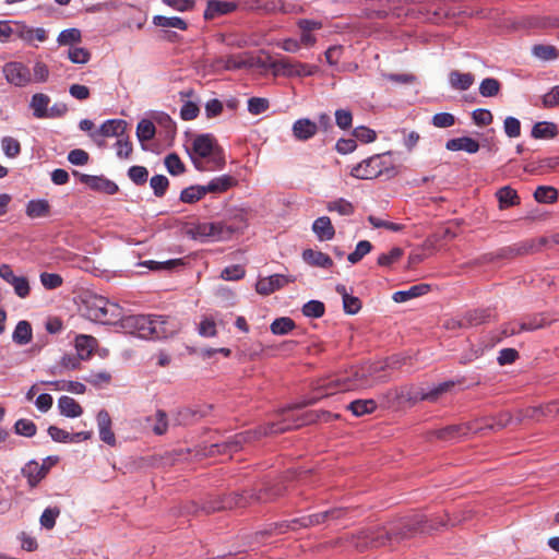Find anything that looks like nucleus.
Returning <instances> with one entry per match:
<instances>
[{
  "mask_svg": "<svg viewBox=\"0 0 559 559\" xmlns=\"http://www.w3.org/2000/svg\"><path fill=\"white\" fill-rule=\"evenodd\" d=\"M119 323L127 333L140 338H167L180 330L175 318L157 314H122Z\"/></svg>",
  "mask_w": 559,
  "mask_h": 559,
  "instance_id": "1",
  "label": "nucleus"
},
{
  "mask_svg": "<svg viewBox=\"0 0 559 559\" xmlns=\"http://www.w3.org/2000/svg\"><path fill=\"white\" fill-rule=\"evenodd\" d=\"M391 364L385 362V365L381 366H370L368 369H352L349 372H345L343 374L333 376L321 381L317 388L319 391L318 396H316L309 403H313L316 400L335 394L337 392H346L352 390H357L361 388L372 386L376 382H383L384 379L381 377H377L374 380H369L367 374L372 376L373 373L384 369V367H390Z\"/></svg>",
  "mask_w": 559,
  "mask_h": 559,
  "instance_id": "2",
  "label": "nucleus"
},
{
  "mask_svg": "<svg viewBox=\"0 0 559 559\" xmlns=\"http://www.w3.org/2000/svg\"><path fill=\"white\" fill-rule=\"evenodd\" d=\"M188 152L199 171H216L226 165L224 150L210 133L197 135Z\"/></svg>",
  "mask_w": 559,
  "mask_h": 559,
  "instance_id": "3",
  "label": "nucleus"
},
{
  "mask_svg": "<svg viewBox=\"0 0 559 559\" xmlns=\"http://www.w3.org/2000/svg\"><path fill=\"white\" fill-rule=\"evenodd\" d=\"M394 154L392 151L377 154L364 159L354 166L350 175L357 179L369 180L379 176L394 178L401 173V166L394 165L388 158Z\"/></svg>",
  "mask_w": 559,
  "mask_h": 559,
  "instance_id": "4",
  "label": "nucleus"
},
{
  "mask_svg": "<svg viewBox=\"0 0 559 559\" xmlns=\"http://www.w3.org/2000/svg\"><path fill=\"white\" fill-rule=\"evenodd\" d=\"M343 513L342 509H332L324 512L296 518L290 521H283L270 524L260 534L266 535H281L289 530H297L299 527H311L324 523L329 519H338Z\"/></svg>",
  "mask_w": 559,
  "mask_h": 559,
  "instance_id": "5",
  "label": "nucleus"
},
{
  "mask_svg": "<svg viewBox=\"0 0 559 559\" xmlns=\"http://www.w3.org/2000/svg\"><path fill=\"white\" fill-rule=\"evenodd\" d=\"M86 316L103 324H117L122 319V308L103 296H93L86 300Z\"/></svg>",
  "mask_w": 559,
  "mask_h": 559,
  "instance_id": "6",
  "label": "nucleus"
},
{
  "mask_svg": "<svg viewBox=\"0 0 559 559\" xmlns=\"http://www.w3.org/2000/svg\"><path fill=\"white\" fill-rule=\"evenodd\" d=\"M188 237L202 242L222 241L230 238L233 229L222 223H199L187 228Z\"/></svg>",
  "mask_w": 559,
  "mask_h": 559,
  "instance_id": "7",
  "label": "nucleus"
},
{
  "mask_svg": "<svg viewBox=\"0 0 559 559\" xmlns=\"http://www.w3.org/2000/svg\"><path fill=\"white\" fill-rule=\"evenodd\" d=\"M336 418H338V415L332 414L326 411L308 412V413H305L302 415V417L294 424L280 423V424L269 425L267 427L264 428L263 435L281 433V432H284V431L293 429V428H298L302 425H308V424H312L316 421L329 423Z\"/></svg>",
  "mask_w": 559,
  "mask_h": 559,
  "instance_id": "8",
  "label": "nucleus"
},
{
  "mask_svg": "<svg viewBox=\"0 0 559 559\" xmlns=\"http://www.w3.org/2000/svg\"><path fill=\"white\" fill-rule=\"evenodd\" d=\"M275 74L284 76H311L317 73L318 68L313 64L294 61L288 58H281L271 63Z\"/></svg>",
  "mask_w": 559,
  "mask_h": 559,
  "instance_id": "9",
  "label": "nucleus"
},
{
  "mask_svg": "<svg viewBox=\"0 0 559 559\" xmlns=\"http://www.w3.org/2000/svg\"><path fill=\"white\" fill-rule=\"evenodd\" d=\"M2 72L8 83L16 87H24L33 83L32 72L23 62H7L3 66Z\"/></svg>",
  "mask_w": 559,
  "mask_h": 559,
  "instance_id": "10",
  "label": "nucleus"
},
{
  "mask_svg": "<svg viewBox=\"0 0 559 559\" xmlns=\"http://www.w3.org/2000/svg\"><path fill=\"white\" fill-rule=\"evenodd\" d=\"M280 495V490L269 493L266 490L255 492L253 490L245 491L242 493H233L223 506V508H245L253 501L265 502Z\"/></svg>",
  "mask_w": 559,
  "mask_h": 559,
  "instance_id": "11",
  "label": "nucleus"
},
{
  "mask_svg": "<svg viewBox=\"0 0 559 559\" xmlns=\"http://www.w3.org/2000/svg\"><path fill=\"white\" fill-rule=\"evenodd\" d=\"M128 123L122 119H108L97 130L91 132L90 138L97 143L98 146L104 145L100 138H119L127 131Z\"/></svg>",
  "mask_w": 559,
  "mask_h": 559,
  "instance_id": "12",
  "label": "nucleus"
},
{
  "mask_svg": "<svg viewBox=\"0 0 559 559\" xmlns=\"http://www.w3.org/2000/svg\"><path fill=\"white\" fill-rule=\"evenodd\" d=\"M0 277L13 287L16 296L23 299L28 297L31 286L26 276H17L9 264H1Z\"/></svg>",
  "mask_w": 559,
  "mask_h": 559,
  "instance_id": "13",
  "label": "nucleus"
},
{
  "mask_svg": "<svg viewBox=\"0 0 559 559\" xmlns=\"http://www.w3.org/2000/svg\"><path fill=\"white\" fill-rule=\"evenodd\" d=\"M293 282H295V277L290 275L274 274L259 278L255 284V290L260 295L267 296Z\"/></svg>",
  "mask_w": 559,
  "mask_h": 559,
  "instance_id": "14",
  "label": "nucleus"
},
{
  "mask_svg": "<svg viewBox=\"0 0 559 559\" xmlns=\"http://www.w3.org/2000/svg\"><path fill=\"white\" fill-rule=\"evenodd\" d=\"M484 427H476L474 424L464 423L459 425H450L444 428L436 430L433 433L436 438L447 441H452L465 437L469 433H474Z\"/></svg>",
  "mask_w": 559,
  "mask_h": 559,
  "instance_id": "15",
  "label": "nucleus"
},
{
  "mask_svg": "<svg viewBox=\"0 0 559 559\" xmlns=\"http://www.w3.org/2000/svg\"><path fill=\"white\" fill-rule=\"evenodd\" d=\"M558 413L559 402H551L542 406L528 407L524 411H518L515 421L519 424L526 418L539 420L542 417H552Z\"/></svg>",
  "mask_w": 559,
  "mask_h": 559,
  "instance_id": "16",
  "label": "nucleus"
},
{
  "mask_svg": "<svg viewBox=\"0 0 559 559\" xmlns=\"http://www.w3.org/2000/svg\"><path fill=\"white\" fill-rule=\"evenodd\" d=\"M74 175L79 176V180L82 183L86 185L95 191L104 192L107 194H115L118 192V186L114 181L103 176L79 174L78 171H75Z\"/></svg>",
  "mask_w": 559,
  "mask_h": 559,
  "instance_id": "17",
  "label": "nucleus"
},
{
  "mask_svg": "<svg viewBox=\"0 0 559 559\" xmlns=\"http://www.w3.org/2000/svg\"><path fill=\"white\" fill-rule=\"evenodd\" d=\"M47 31L43 27H31L24 24L23 22L17 23V28L15 29V38L21 39L27 45H34L37 40L43 43L47 39Z\"/></svg>",
  "mask_w": 559,
  "mask_h": 559,
  "instance_id": "18",
  "label": "nucleus"
},
{
  "mask_svg": "<svg viewBox=\"0 0 559 559\" xmlns=\"http://www.w3.org/2000/svg\"><path fill=\"white\" fill-rule=\"evenodd\" d=\"M49 472V466L46 464H39L32 460L25 464L22 468V475L27 479L28 485L34 488L41 479H44Z\"/></svg>",
  "mask_w": 559,
  "mask_h": 559,
  "instance_id": "19",
  "label": "nucleus"
},
{
  "mask_svg": "<svg viewBox=\"0 0 559 559\" xmlns=\"http://www.w3.org/2000/svg\"><path fill=\"white\" fill-rule=\"evenodd\" d=\"M99 438L106 444L116 445V437L111 429V418L106 409H100L96 416Z\"/></svg>",
  "mask_w": 559,
  "mask_h": 559,
  "instance_id": "20",
  "label": "nucleus"
},
{
  "mask_svg": "<svg viewBox=\"0 0 559 559\" xmlns=\"http://www.w3.org/2000/svg\"><path fill=\"white\" fill-rule=\"evenodd\" d=\"M238 4L234 1L209 0L204 11L205 20H213L217 16L229 14L236 11Z\"/></svg>",
  "mask_w": 559,
  "mask_h": 559,
  "instance_id": "21",
  "label": "nucleus"
},
{
  "mask_svg": "<svg viewBox=\"0 0 559 559\" xmlns=\"http://www.w3.org/2000/svg\"><path fill=\"white\" fill-rule=\"evenodd\" d=\"M292 132L296 140L307 141L317 134L318 126L308 118H301L293 123Z\"/></svg>",
  "mask_w": 559,
  "mask_h": 559,
  "instance_id": "22",
  "label": "nucleus"
},
{
  "mask_svg": "<svg viewBox=\"0 0 559 559\" xmlns=\"http://www.w3.org/2000/svg\"><path fill=\"white\" fill-rule=\"evenodd\" d=\"M391 394L394 395L399 403L416 404L419 401H424V389L414 385L395 388L391 391Z\"/></svg>",
  "mask_w": 559,
  "mask_h": 559,
  "instance_id": "23",
  "label": "nucleus"
},
{
  "mask_svg": "<svg viewBox=\"0 0 559 559\" xmlns=\"http://www.w3.org/2000/svg\"><path fill=\"white\" fill-rule=\"evenodd\" d=\"M311 229L320 241L332 240L335 236V228L329 216H320L314 219Z\"/></svg>",
  "mask_w": 559,
  "mask_h": 559,
  "instance_id": "24",
  "label": "nucleus"
},
{
  "mask_svg": "<svg viewBox=\"0 0 559 559\" xmlns=\"http://www.w3.org/2000/svg\"><path fill=\"white\" fill-rule=\"evenodd\" d=\"M445 148L449 151H464L469 154L477 153L479 150V143L469 136H461L451 139L445 143Z\"/></svg>",
  "mask_w": 559,
  "mask_h": 559,
  "instance_id": "25",
  "label": "nucleus"
},
{
  "mask_svg": "<svg viewBox=\"0 0 559 559\" xmlns=\"http://www.w3.org/2000/svg\"><path fill=\"white\" fill-rule=\"evenodd\" d=\"M304 261L311 265L322 269H330L333 266V260L321 251H316L313 249H306L302 251Z\"/></svg>",
  "mask_w": 559,
  "mask_h": 559,
  "instance_id": "26",
  "label": "nucleus"
},
{
  "mask_svg": "<svg viewBox=\"0 0 559 559\" xmlns=\"http://www.w3.org/2000/svg\"><path fill=\"white\" fill-rule=\"evenodd\" d=\"M58 409L60 414L68 418L80 417L83 413L81 405L68 395H62L58 400Z\"/></svg>",
  "mask_w": 559,
  "mask_h": 559,
  "instance_id": "27",
  "label": "nucleus"
},
{
  "mask_svg": "<svg viewBox=\"0 0 559 559\" xmlns=\"http://www.w3.org/2000/svg\"><path fill=\"white\" fill-rule=\"evenodd\" d=\"M237 185V180L229 175H222L213 178L207 185H204L206 193H223Z\"/></svg>",
  "mask_w": 559,
  "mask_h": 559,
  "instance_id": "28",
  "label": "nucleus"
},
{
  "mask_svg": "<svg viewBox=\"0 0 559 559\" xmlns=\"http://www.w3.org/2000/svg\"><path fill=\"white\" fill-rule=\"evenodd\" d=\"M50 97L44 93H36L32 96L29 107L33 116L37 119L48 118Z\"/></svg>",
  "mask_w": 559,
  "mask_h": 559,
  "instance_id": "29",
  "label": "nucleus"
},
{
  "mask_svg": "<svg viewBox=\"0 0 559 559\" xmlns=\"http://www.w3.org/2000/svg\"><path fill=\"white\" fill-rule=\"evenodd\" d=\"M147 427L156 435L163 436L168 429L167 414L158 409L154 415L145 418Z\"/></svg>",
  "mask_w": 559,
  "mask_h": 559,
  "instance_id": "30",
  "label": "nucleus"
},
{
  "mask_svg": "<svg viewBox=\"0 0 559 559\" xmlns=\"http://www.w3.org/2000/svg\"><path fill=\"white\" fill-rule=\"evenodd\" d=\"M496 197L499 201V207L506 209L520 204V197L518 192L509 186L500 188L496 192Z\"/></svg>",
  "mask_w": 559,
  "mask_h": 559,
  "instance_id": "31",
  "label": "nucleus"
},
{
  "mask_svg": "<svg viewBox=\"0 0 559 559\" xmlns=\"http://www.w3.org/2000/svg\"><path fill=\"white\" fill-rule=\"evenodd\" d=\"M50 213V205L47 200H31L26 204V215L31 218L46 217Z\"/></svg>",
  "mask_w": 559,
  "mask_h": 559,
  "instance_id": "32",
  "label": "nucleus"
},
{
  "mask_svg": "<svg viewBox=\"0 0 559 559\" xmlns=\"http://www.w3.org/2000/svg\"><path fill=\"white\" fill-rule=\"evenodd\" d=\"M95 345L96 340L93 336L80 334L75 337V348L80 359L88 358Z\"/></svg>",
  "mask_w": 559,
  "mask_h": 559,
  "instance_id": "33",
  "label": "nucleus"
},
{
  "mask_svg": "<svg viewBox=\"0 0 559 559\" xmlns=\"http://www.w3.org/2000/svg\"><path fill=\"white\" fill-rule=\"evenodd\" d=\"M558 134V127L554 122H537L532 128V136L534 139H552Z\"/></svg>",
  "mask_w": 559,
  "mask_h": 559,
  "instance_id": "34",
  "label": "nucleus"
},
{
  "mask_svg": "<svg viewBox=\"0 0 559 559\" xmlns=\"http://www.w3.org/2000/svg\"><path fill=\"white\" fill-rule=\"evenodd\" d=\"M153 24L163 28H178L181 31H186L188 28L187 22L179 16L155 15L153 17Z\"/></svg>",
  "mask_w": 559,
  "mask_h": 559,
  "instance_id": "35",
  "label": "nucleus"
},
{
  "mask_svg": "<svg viewBox=\"0 0 559 559\" xmlns=\"http://www.w3.org/2000/svg\"><path fill=\"white\" fill-rule=\"evenodd\" d=\"M428 289H429V286L426 284L414 285L407 290L395 292L393 294L392 298L395 302H405L409 299H413V298H416V297H419V296L426 294L428 292Z\"/></svg>",
  "mask_w": 559,
  "mask_h": 559,
  "instance_id": "36",
  "label": "nucleus"
},
{
  "mask_svg": "<svg viewBox=\"0 0 559 559\" xmlns=\"http://www.w3.org/2000/svg\"><path fill=\"white\" fill-rule=\"evenodd\" d=\"M449 82L453 88L459 91H466L473 85L474 76L472 73L452 71L449 74Z\"/></svg>",
  "mask_w": 559,
  "mask_h": 559,
  "instance_id": "37",
  "label": "nucleus"
},
{
  "mask_svg": "<svg viewBox=\"0 0 559 559\" xmlns=\"http://www.w3.org/2000/svg\"><path fill=\"white\" fill-rule=\"evenodd\" d=\"M377 408V403L373 400H356L347 405L353 415L360 417L367 414H371Z\"/></svg>",
  "mask_w": 559,
  "mask_h": 559,
  "instance_id": "38",
  "label": "nucleus"
},
{
  "mask_svg": "<svg viewBox=\"0 0 559 559\" xmlns=\"http://www.w3.org/2000/svg\"><path fill=\"white\" fill-rule=\"evenodd\" d=\"M492 318L493 314L489 309L473 310L464 316L466 328L489 322Z\"/></svg>",
  "mask_w": 559,
  "mask_h": 559,
  "instance_id": "39",
  "label": "nucleus"
},
{
  "mask_svg": "<svg viewBox=\"0 0 559 559\" xmlns=\"http://www.w3.org/2000/svg\"><path fill=\"white\" fill-rule=\"evenodd\" d=\"M326 210L329 212H336L342 216L353 215L355 212V206L352 202L344 198H338L326 203Z\"/></svg>",
  "mask_w": 559,
  "mask_h": 559,
  "instance_id": "40",
  "label": "nucleus"
},
{
  "mask_svg": "<svg viewBox=\"0 0 559 559\" xmlns=\"http://www.w3.org/2000/svg\"><path fill=\"white\" fill-rule=\"evenodd\" d=\"M13 341L19 345H26L32 341V326L31 324L22 320L17 322L13 335Z\"/></svg>",
  "mask_w": 559,
  "mask_h": 559,
  "instance_id": "41",
  "label": "nucleus"
},
{
  "mask_svg": "<svg viewBox=\"0 0 559 559\" xmlns=\"http://www.w3.org/2000/svg\"><path fill=\"white\" fill-rule=\"evenodd\" d=\"M534 199L538 203H554L558 199V190L551 186H539L536 188L534 192Z\"/></svg>",
  "mask_w": 559,
  "mask_h": 559,
  "instance_id": "42",
  "label": "nucleus"
},
{
  "mask_svg": "<svg viewBox=\"0 0 559 559\" xmlns=\"http://www.w3.org/2000/svg\"><path fill=\"white\" fill-rule=\"evenodd\" d=\"M548 324V321L543 314H533L524 318L519 322L520 330L523 332L535 331Z\"/></svg>",
  "mask_w": 559,
  "mask_h": 559,
  "instance_id": "43",
  "label": "nucleus"
},
{
  "mask_svg": "<svg viewBox=\"0 0 559 559\" xmlns=\"http://www.w3.org/2000/svg\"><path fill=\"white\" fill-rule=\"evenodd\" d=\"M295 328L294 320L288 317L277 318L270 325V330L274 335H286Z\"/></svg>",
  "mask_w": 559,
  "mask_h": 559,
  "instance_id": "44",
  "label": "nucleus"
},
{
  "mask_svg": "<svg viewBox=\"0 0 559 559\" xmlns=\"http://www.w3.org/2000/svg\"><path fill=\"white\" fill-rule=\"evenodd\" d=\"M206 194L204 186H190L185 188L180 193V201L183 203H194Z\"/></svg>",
  "mask_w": 559,
  "mask_h": 559,
  "instance_id": "45",
  "label": "nucleus"
},
{
  "mask_svg": "<svg viewBox=\"0 0 559 559\" xmlns=\"http://www.w3.org/2000/svg\"><path fill=\"white\" fill-rule=\"evenodd\" d=\"M82 40V33L79 28H67L60 32L57 37V41L60 46H72L79 44Z\"/></svg>",
  "mask_w": 559,
  "mask_h": 559,
  "instance_id": "46",
  "label": "nucleus"
},
{
  "mask_svg": "<svg viewBox=\"0 0 559 559\" xmlns=\"http://www.w3.org/2000/svg\"><path fill=\"white\" fill-rule=\"evenodd\" d=\"M155 132V126L148 119H142L136 126V138L141 143L152 140Z\"/></svg>",
  "mask_w": 559,
  "mask_h": 559,
  "instance_id": "47",
  "label": "nucleus"
},
{
  "mask_svg": "<svg viewBox=\"0 0 559 559\" xmlns=\"http://www.w3.org/2000/svg\"><path fill=\"white\" fill-rule=\"evenodd\" d=\"M216 64L225 70H238L249 66L241 56H227L217 59Z\"/></svg>",
  "mask_w": 559,
  "mask_h": 559,
  "instance_id": "48",
  "label": "nucleus"
},
{
  "mask_svg": "<svg viewBox=\"0 0 559 559\" xmlns=\"http://www.w3.org/2000/svg\"><path fill=\"white\" fill-rule=\"evenodd\" d=\"M532 53L539 60L549 61L558 58V50L552 45H534Z\"/></svg>",
  "mask_w": 559,
  "mask_h": 559,
  "instance_id": "49",
  "label": "nucleus"
},
{
  "mask_svg": "<svg viewBox=\"0 0 559 559\" xmlns=\"http://www.w3.org/2000/svg\"><path fill=\"white\" fill-rule=\"evenodd\" d=\"M250 435H251V432H249V431L238 433L235 437H233V439L227 440L226 442H224L221 445L216 444L215 447L223 448L224 452L238 451L239 449L242 448V444L246 443L250 439Z\"/></svg>",
  "mask_w": 559,
  "mask_h": 559,
  "instance_id": "50",
  "label": "nucleus"
},
{
  "mask_svg": "<svg viewBox=\"0 0 559 559\" xmlns=\"http://www.w3.org/2000/svg\"><path fill=\"white\" fill-rule=\"evenodd\" d=\"M454 382L447 381L432 386L429 390H424V401L436 402L439 396L450 391L453 388Z\"/></svg>",
  "mask_w": 559,
  "mask_h": 559,
  "instance_id": "51",
  "label": "nucleus"
},
{
  "mask_svg": "<svg viewBox=\"0 0 559 559\" xmlns=\"http://www.w3.org/2000/svg\"><path fill=\"white\" fill-rule=\"evenodd\" d=\"M454 382L447 381L432 386L429 390H424V401L436 402L439 396L450 391L453 388Z\"/></svg>",
  "mask_w": 559,
  "mask_h": 559,
  "instance_id": "52",
  "label": "nucleus"
},
{
  "mask_svg": "<svg viewBox=\"0 0 559 559\" xmlns=\"http://www.w3.org/2000/svg\"><path fill=\"white\" fill-rule=\"evenodd\" d=\"M372 249V245L368 240H360L355 250L348 254L347 260L352 264L358 263L365 255H367Z\"/></svg>",
  "mask_w": 559,
  "mask_h": 559,
  "instance_id": "53",
  "label": "nucleus"
},
{
  "mask_svg": "<svg viewBox=\"0 0 559 559\" xmlns=\"http://www.w3.org/2000/svg\"><path fill=\"white\" fill-rule=\"evenodd\" d=\"M1 147L4 155L9 158H14L21 153L20 142L12 136H4L1 140Z\"/></svg>",
  "mask_w": 559,
  "mask_h": 559,
  "instance_id": "54",
  "label": "nucleus"
},
{
  "mask_svg": "<svg viewBox=\"0 0 559 559\" xmlns=\"http://www.w3.org/2000/svg\"><path fill=\"white\" fill-rule=\"evenodd\" d=\"M500 91V83L497 79H484L479 85V94L484 97H493Z\"/></svg>",
  "mask_w": 559,
  "mask_h": 559,
  "instance_id": "55",
  "label": "nucleus"
},
{
  "mask_svg": "<svg viewBox=\"0 0 559 559\" xmlns=\"http://www.w3.org/2000/svg\"><path fill=\"white\" fill-rule=\"evenodd\" d=\"M165 167L168 173L173 176H178L185 173V164L181 162L179 156L175 153L168 154L165 157Z\"/></svg>",
  "mask_w": 559,
  "mask_h": 559,
  "instance_id": "56",
  "label": "nucleus"
},
{
  "mask_svg": "<svg viewBox=\"0 0 559 559\" xmlns=\"http://www.w3.org/2000/svg\"><path fill=\"white\" fill-rule=\"evenodd\" d=\"M150 186L153 189L154 194L157 198H162L168 189L169 180L164 175H155L150 179Z\"/></svg>",
  "mask_w": 559,
  "mask_h": 559,
  "instance_id": "57",
  "label": "nucleus"
},
{
  "mask_svg": "<svg viewBox=\"0 0 559 559\" xmlns=\"http://www.w3.org/2000/svg\"><path fill=\"white\" fill-rule=\"evenodd\" d=\"M14 431L16 435L31 438L36 435V425L29 419H19L14 424Z\"/></svg>",
  "mask_w": 559,
  "mask_h": 559,
  "instance_id": "58",
  "label": "nucleus"
},
{
  "mask_svg": "<svg viewBox=\"0 0 559 559\" xmlns=\"http://www.w3.org/2000/svg\"><path fill=\"white\" fill-rule=\"evenodd\" d=\"M324 311V304L319 300H310L302 307V313L308 318H321Z\"/></svg>",
  "mask_w": 559,
  "mask_h": 559,
  "instance_id": "59",
  "label": "nucleus"
},
{
  "mask_svg": "<svg viewBox=\"0 0 559 559\" xmlns=\"http://www.w3.org/2000/svg\"><path fill=\"white\" fill-rule=\"evenodd\" d=\"M68 58L76 64H85L91 59V52L83 47H71L68 51Z\"/></svg>",
  "mask_w": 559,
  "mask_h": 559,
  "instance_id": "60",
  "label": "nucleus"
},
{
  "mask_svg": "<svg viewBox=\"0 0 559 559\" xmlns=\"http://www.w3.org/2000/svg\"><path fill=\"white\" fill-rule=\"evenodd\" d=\"M270 108V102L263 97H251L248 99V111L251 115H261Z\"/></svg>",
  "mask_w": 559,
  "mask_h": 559,
  "instance_id": "61",
  "label": "nucleus"
},
{
  "mask_svg": "<svg viewBox=\"0 0 559 559\" xmlns=\"http://www.w3.org/2000/svg\"><path fill=\"white\" fill-rule=\"evenodd\" d=\"M403 255V250L399 247L392 248L389 252L381 253L378 257V264L380 266H390L399 261Z\"/></svg>",
  "mask_w": 559,
  "mask_h": 559,
  "instance_id": "62",
  "label": "nucleus"
},
{
  "mask_svg": "<svg viewBox=\"0 0 559 559\" xmlns=\"http://www.w3.org/2000/svg\"><path fill=\"white\" fill-rule=\"evenodd\" d=\"M39 280L41 285L48 290L59 288L63 284V278L56 273L43 272L39 275Z\"/></svg>",
  "mask_w": 559,
  "mask_h": 559,
  "instance_id": "63",
  "label": "nucleus"
},
{
  "mask_svg": "<svg viewBox=\"0 0 559 559\" xmlns=\"http://www.w3.org/2000/svg\"><path fill=\"white\" fill-rule=\"evenodd\" d=\"M49 68L43 61L37 60L34 63L32 79L34 83H45L49 79Z\"/></svg>",
  "mask_w": 559,
  "mask_h": 559,
  "instance_id": "64",
  "label": "nucleus"
}]
</instances>
